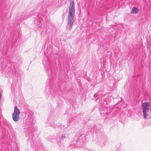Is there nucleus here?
I'll return each instance as SVG.
<instances>
[{
  "mask_svg": "<svg viewBox=\"0 0 151 151\" xmlns=\"http://www.w3.org/2000/svg\"><path fill=\"white\" fill-rule=\"evenodd\" d=\"M142 112L144 119H146L147 116L151 114V110L148 103L144 102L142 104Z\"/></svg>",
  "mask_w": 151,
  "mask_h": 151,
  "instance_id": "2",
  "label": "nucleus"
},
{
  "mask_svg": "<svg viewBox=\"0 0 151 151\" xmlns=\"http://www.w3.org/2000/svg\"><path fill=\"white\" fill-rule=\"evenodd\" d=\"M137 8L135 7H133L131 11V13H137Z\"/></svg>",
  "mask_w": 151,
  "mask_h": 151,
  "instance_id": "5",
  "label": "nucleus"
},
{
  "mask_svg": "<svg viewBox=\"0 0 151 151\" xmlns=\"http://www.w3.org/2000/svg\"><path fill=\"white\" fill-rule=\"evenodd\" d=\"M28 129H29V130H30V129L28 128Z\"/></svg>",
  "mask_w": 151,
  "mask_h": 151,
  "instance_id": "9",
  "label": "nucleus"
},
{
  "mask_svg": "<svg viewBox=\"0 0 151 151\" xmlns=\"http://www.w3.org/2000/svg\"><path fill=\"white\" fill-rule=\"evenodd\" d=\"M75 14V5L73 1L70 2L69 7L68 14V22L66 28L68 30H70L74 22Z\"/></svg>",
  "mask_w": 151,
  "mask_h": 151,
  "instance_id": "1",
  "label": "nucleus"
},
{
  "mask_svg": "<svg viewBox=\"0 0 151 151\" xmlns=\"http://www.w3.org/2000/svg\"><path fill=\"white\" fill-rule=\"evenodd\" d=\"M100 113H102V114H104L106 115L108 113V112H107V111H106V112H102L101 111V112H100Z\"/></svg>",
  "mask_w": 151,
  "mask_h": 151,
  "instance_id": "8",
  "label": "nucleus"
},
{
  "mask_svg": "<svg viewBox=\"0 0 151 151\" xmlns=\"http://www.w3.org/2000/svg\"><path fill=\"white\" fill-rule=\"evenodd\" d=\"M35 19L34 20V23L37 28H38L41 26V22L42 20V17L40 15H37L35 16L34 17Z\"/></svg>",
  "mask_w": 151,
  "mask_h": 151,
  "instance_id": "4",
  "label": "nucleus"
},
{
  "mask_svg": "<svg viewBox=\"0 0 151 151\" xmlns=\"http://www.w3.org/2000/svg\"><path fill=\"white\" fill-rule=\"evenodd\" d=\"M75 147V145L74 144H71L69 146V148L70 149H73Z\"/></svg>",
  "mask_w": 151,
  "mask_h": 151,
  "instance_id": "7",
  "label": "nucleus"
},
{
  "mask_svg": "<svg viewBox=\"0 0 151 151\" xmlns=\"http://www.w3.org/2000/svg\"><path fill=\"white\" fill-rule=\"evenodd\" d=\"M20 113L19 109L17 108V106H16L14 107V111L12 115V119L14 121L17 122L19 120Z\"/></svg>",
  "mask_w": 151,
  "mask_h": 151,
  "instance_id": "3",
  "label": "nucleus"
},
{
  "mask_svg": "<svg viewBox=\"0 0 151 151\" xmlns=\"http://www.w3.org/2000/svg\"><path fill=\"white\" fill-rule=\"evenodd\" d=\"M67 137V135H61L60 139L59 140L60 141L59 142H60L61 141V140H62L64 139L65 138Z\"/></svg>",
  "mask_w": 151,
  "mask_h": 151,
  "instance_id": "6",
  "label": "nucleus"
}]
</instances>
